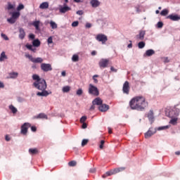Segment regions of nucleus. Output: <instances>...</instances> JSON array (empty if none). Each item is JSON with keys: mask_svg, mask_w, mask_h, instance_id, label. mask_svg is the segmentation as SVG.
<instances>
[{"mask_svg": "<svg viewBox=\"0 0 180 180\" xmlns=\"http://www.w3.org/2000/svg\"><path fill=\"white\" fill-rule=\"evenodd\" d=\"M32 79L35 81L33 83V86L39 91H42L41 92H38L37 94V96H49L51 95V91H47L46 89H47V83L44 79L40 78L39 75H33Z\"/></svg>", "mask_w": 180, "mask_h": 180, "instance_id": "obj_1", "label": "nucleus"}, {"mask_svg": "<svg viewBox=\"0 0 180 180\" xmlns=\"http://www.w3.org/2000/svg\"><path fill=\"white\" fill-rule=\"evenodd\" d=\"M148 106V101H146V97L143 96H137L131 99L129 101V107L132 110L143 111Z\"/></svg>", "mask_w": 180, "mask_h": 180, "instance_id": "obj_2", "label": "nucleus"}, {"mask_svg": "<svg viewBox=\"0 0 180 180\" xmlns=\"http://www.w3.org/2000/svg\"><path fill=\"white\" fill-rule=\"evenodd\" d=\"M124 169H126V167H118L113 169L105 172V174L102 176V178H107V176H110L111 175L119 174V172H122V171H124Z\"/></svg>", "mask_w": 180, "mask_h": 180, "instance_id": "obj_3", "label": "nucleus"}, {"mask_svg": "<svg viewBox=\"0 0 180 180\" xmlns=\"http://www.w3.org/2000/svg\"><path fill=\"white\" fill-rule=\"evenodd\" d=\"M89 94L90 95H94V96H99V90L98 89V87L90 84L89 85Z\"/></svg>", "mask_w": 180, "mask_h": 180, "instance_id": "obj_4", "label": "nucleus"}, {"mask_svg": "<svg viewBox=\"0 0 180 180\" xmlns=\"http://www.w3.org/2000/svg\"><path fill=\"white\" fill-rule=\"evenodd\" d=\"M97 41H101L102 44H105L108 41V37L103 34H98L96 37Z\"/></svg>", "mask_w": 180, "mask_h": 180, "instance_id": "obj_5", "label": "nucleus"}, {"mask_svg": "<svg viewBox=\"0 0 180 180\" xmlns=\"http://www.w3.org/2000/svg\"><path fill=\"white\" fill-rule=\"evenodd\" d=\"M25 57L27 58H29V60H30L32 63H39V64H41V63H43V58H33V56H32L30 54H26Z\"/></svg>", "mask_w": 180, "mask_h": 180, "instance_id": "obj_6", "label": "nucleus"}, {"mask_svg": "<svg viewBox=\"0 0 180 180\" xmlns=\"http://www.w3.org/2000/svg\"><path fill=\"white\" fill-rule=\"evenodd\" d=\"M41 70L44 72H49V71H53V68L49 63H41Z\"/></svg>", "mask_w": 180, "mask_h": 180, "instance_id": "obj_7", "label": "nucleus"}, {"mask_svg": "<svg viewBox=\"0 0 180 180\" xmlns=\"http://www.w3.org/2000/svg\"><path fill=\"white\" fill-rule=\"evenodd\" d=\"M29 127H31V125L30 123L25 122L21 126V134L26 135L27 134V130L29 129Z\"/></svg>", "mask_w": 180, "mask_h": 180, "instance_id": "obj_8", "label": "nucleus"}, {"mask_svg": "<svg viewBox=\"0 0 180 180\" xmlns=\"http://www.w3.org/2000/svg\"><path fill=\"white\" fill-rule=\"evenodd\" d=\"M122 92H123V94H125L126 95H129V94L130 92V84H129V82L126 81L124 83L123 87H122Z\"/></svg>", "mask_w": 180, "mask_h": 180, "instance_id": "obj_9", "label": "nucleus"}, {"mask_svg": "<svg viewBox=\"0 0 180 180\" xmlns=\"http://www.w3.org/2000/svg\"><path fill=\"white\" fill-rule=\"evenodd\" d=\"M100 68H106L109 65V60L108 59L102 58L98 63Z\"/></svg>", "mask_w": 180, "mask_h": 180, "instance_id": "obj_10", "label": "nucleus"}, {"mask_svg": "<svg viewBox=\"0 0 180 180\" xmlns=\"http://www.w3.org/2000/svg\"><path fill=\"white\" fill-rule=\"evenodd\" d=\"M166 19H169L172 22H178L180 20V16L178 14H171L167 16Z\"/></svg>", "mask_w": 180, "mask_h": 180, "instance_id": "obj_11", "label": "nucleus"}, {"mask_svg": "<svg viewBox=\"0 0 180 180\" xmlns=\"http://www.w3.org/2000/svg\"><path fill=\"white\" fill-rule=\"evenodd\" d=\"M179 116V112H178V110L176 108L172 109L169 112V117H177Z\"/></svg>", "mask_w": 180, "mask_h": 180, "instance_id": "obj_12", "label": "nucleus"}, {"mask_svg": "<svg viewBox=\"0 0 180 180\" xmlns=\"http://www.w3.org/2000/svg\"><path fill=\"white\" fill-rule=\"evenodd\" d=\"M98 110L100 112H108V110H109V105L106 104H101L98 106Z\"/></svg>", "mask_w": 180, "mask_h": 180, "instance_id": "obj_13", "label": "nucleus"}, {"mask_svg": "<svg viewBox=\"0 0 180 180\" xmlns=\"http://www.w3.org/2000/svg\"><path fill=\"white\" fill-rule=\"evenodd\" d=\"M153 134H155V130H153V129H149V130L145 133V139H150L151 136H153Z\"/></svg>", "mask_w": 180, "mask_h": 180, "instance_id": "obj_14", "label": "nucleus"}, {"mask_svg": "<svg viewBox=\"0 0 180 180\" xmlns=\"http://www.w3.org/2000/svg\"><path fill=\"white\" fill-rule=\"evenodd\" d=\"M103 103V101H102V98L97 97L93 101L92 104L93 105H97L98 106H101Z\"/></svg>", "mask_w": 180, "mask_h": 180, "instance_id": "obj_15", "label": "nucleus"}, {"mask_svg": "<svg viewBox=\"0 0 180 180\" xmlns=\"http://www.w3.org/2000/svg\"><path fill=\"white\" fill-rule=\"evenodd\" d=\"M19 75V73L16 72H12L8 73V77H7L8 79H15L16 78H18V76Z\"/></svg>", "mask_w": 180, "mask_h": 180, "instance_id": "obj_16", "label": "nucleus"}, {"mask_svg": "<svg viewBox=\"0 0 180 180\" xmlns=\"http://www.w3.org/2000/svg\"><path fill=\"white\" fill-rule=\"evenodd\" d=\"M26 36V32H25V30L23 28H20L19 29V38L21 40H23Z\"/></svg>", "mask_w": 180, "mask_h": 180, "instance_id": "obj_17", "label": "nucleus"}, {"mask_svg": "<svg viewBox=\"0 0 180 180\" xmlns=\"http://www.w3.org/2000/svg\"><path fill=\"white\" fill-rule=\"evenodd\" d=\"M28 151L31 155H36L37 154H39V149H37V148H30Z\"/></svg>", "mask_w": 180, "mask_h": 180, "instance_id": "obj_18", "label": "nucleus"}, {"mask_svg": "<svg viewBox=\"0 0 180 180\" xmlns=\"http://www.w3.org/2000/svg\"><path fill=\"white\" fill-rule=\"evenodd\" d=\"M144 36H146V31H140L139 34L136 35V38L139 40H144Z\"/></svg>", "mask_w": 180, "mask_h": 180, "instance_id": "obj_19", "label": "nucleus"}, {"mask_svg": "<svg viewBox=\"0 0 180 180\" xmlns=\"http://www.w3.org/2000/svg\"><path fill=\"white\" fill-rule=\"evenodd\" d=\"M90 4L93 8H98L101 5V3L98 0H91Z\"/></svg>", "mask_w": 180, "mask_h": 180, "instance_id": "obj_20", "label": "nucleus"}, {"mask_svg": "<svg viewBox=\"0 0 180 180\" xmlns=\"http://www.w3.org/2000/svg\"><path fill=\"white\" fill-rule=\"evenodd\" d=\"M68 11H71V8H70L67 6H65L60 8V13H65V12H68Z\"/></svg>", "mask_w": 180, "mask_h": 180, "instance_id": "obj_21", "label": "nucleus"}, {"mask_svg": "<svg viewBox=\"0 0 180 180\" xmlns=\"http://www.w3.org/2000/svg\"><path fill=\"white\" fill-rule=\"evenodd\" d=\"M10 14L11 15V17L14 18L15 20L16 19H18V18H19V16H20V13L19 11L10 13Z\"/></svg>", "mask_w": 180, "mask_h": 180, "instance_id": "obj_22", "label": "nucleus"}, {"mask_svg": "<svg viewBox=\"0 0 180 180\" xmlns=\"http://www.w3.org/2000/svg\"><path fill=\"white\" fill-rule=\"evenodd\" d=\"M147 57H151V56L155 54V51L153 49H148L146 51V53H145Z\"/></svg>", "mask_w": 180, "mask_h": 180, "instance_id": "obj_23", "label": "nucleus"}, {"mask_svg": "<svg viewBox=\"0 0 180 180\" xmlns=\"http://www.w3.org/2000/svg\"><path fill=\"white\" fill-rule=\"evenodd\" d=\"M177 123H178V117H172L169 121V124H172L173 126L176 125Z\"/></svg>", "mask_w": 180, "mask_h": 180, "instance_id": "obj_24", "label": "nucleus"}, {"mask_svg": "<svg viewBox=\"0 0 180 180\" xmlns=\"http://www.w3.org/2000/svg\"><path fill=\"white\" fill-rule=\"evenodd\" d=\"M40 9H47L49 8V3L48 2H43L39 6Z\"/></svg>", "mask_w": 180, "mask_h": 180, "instance_id": "obj_25", "label": "nucleus"}, {"mask_svg": "<svg viewBox=\"0 0 180 180\" xmlns=\"http://www.w3.org/2000/svg\"><path fill=\"white\" fill-rule=\"evenodd\" d=\"M32 25L35 27L36 30H40V21H34Z\"/></svg>", "mask_w": 180, "mask_h": 180, "instance_id": "obj_26", "label": "nucleus"}, {"mask_svg": "<svg viewBox=\"0 0 180 180\" xmlns=\"http://www.w3.org/2000/svg\"><path fill=\"white\" fill-rule=\"evenodd\" d=\"M169 13V9H163L161 12H160V15L161 16H167V15H168Z\"/></svg>", "mask_w": 180, "mask_h": 180, "instance_id": "obj_27", "label": "nucleus"}, {"mask_svg": "<svg viewBox=\"0 0 180 180\" xmlns=\"http://www.w3.org/2000/svg\"><path fill=\"white\" fill-rule=\"evenodd\" d=\"M37 119H48L47 115L44 114V113H39L37 117Z\"/></svg>", "mask_w": 180, "mask_h": 180, "instance_id": "obj_28", "label": "nucleus"}, {"mask_svg": "<svg viewBox=\"0 0 180 180\" xmlns=\"http://www.w3.org/2000/svg\"><path fill=\"white\" fill-rule=\"evenodd\" d=\"M8 59V56H6V55L5 54V52H2L1 53V56H0V61L2 62L4 60H7Z\"/></svg>", "mask_w": 180, "mask_h": 180, "instance_id": "obj_29", "label": "nucleus"}, {"mask_svg": "<svg viewBox=\"0 0 180 180\" xmlns=\"http://www.w3.org/2000/svg\"><path fill=\"white\" fill-rule=\"evenodd\" d=\"M148 117L149 120H153L154 119V112L153 110H150L149 112L148 113Z\"/></svg>", "mask_w": 180, "mask_h": 180, "instance_id": "obj_30", "label": "nucleus"}, {"mask_svg": "<svg viewBox=\"0 0 180 180\" xmlns=\"http://www.w3.org/2000/svg\"><path fill=\"white\" fill-rule=\"evenodd\" d=\"M62 91L64 93L70 92V91H71V87L70 86H63Z\"/></svg>", "mask_w": 180, "mask_h": 180, "instance_id": "obj_31", "label": "nucleus"}, {"mask_svg": "<svg viewBox=\"0 0 180 180\" xmlns=\"http://www.w3.org/2000/svg\"><path fill=\"white\" fill-rule=\"evenodd\" d=\"M32 44L34 47H39V46H40V41L39 39H34L32 41Z\"/></svg>", "mask_w": 180, "mask_h": 180, "instance_id": "obj_32", "label": "nucleus"}, {"mask_svg": "<svg viewBox=\"0 0 180 180\" xmlns=\"http://www.w3.org/2000/svg\"><path fill=\"white\" fill-rule=\"evenodd\" d=\"M9 109L11 110L12 113H17L18 109L13 106V105H9Z\"/></svg>", "mask_w": 180, "mask_h": 180, "instance_id": "obj_33", "label": "nucleus"}, {"mask_svg": "<svg viewBox=\"0 0 180 180\" xmlns=\"http://www.w3.org/2000/svg\"><path fill=\"white\" fill-rule=\"evenodd\" d=\"M72 61H73L74 63H77V61H79V56H78V55H73L72 57Z\"/></svg>", "mask_w": 180, "mask_h": 180, "instance_id": "obj_34", "label": "nucleus"}, {"mask_svg": "<svg viewBox=\"0 0 180 180\" xmlns=\"http://www.w3.org/2000/svg\"><path fill=\"white\" fill-rule=\"evenodd\" d=\"M51 29H57L58 25L57 23H56L54 21H51L50 22Z\"/></svg>", "mask_w": 180, "mask_h": 180, "instance_id": "obj_35", "label": "nucleus"}, {"mask_svg": "<svg viewBox=\"0 0 180 180\" xmlns=\"http://www.w3.org/2000/svg\"><path fill=\"white\" fill-rule=\"evenodd\" d=\"M138 47L139 49H144L146 47V42L144 41H141L138 44Z\"/></svg>", "mask_w": 180, "mask_h": 180, "instance_id": "obj_36", "label": "nucleus"}, {"mask_svg": "<svg viewBox=\"0 0 180 180\" xmlns=\"http://www.w3.org/2000/svg\"><path fill=\"white\" fill-rule=\"evenodd\" d=\"M7 22H8V23H11V25H13V23L16 22V20L11 17L7 19Z\"/></svg>", "mask_w": 180, "mask_h": 180, "instance_id": "obj_37", "label": "nucleus"}, {"mask_svg": "<svg viewBox=\"0 0 180 180\" xmlns=\"http://www.w3.org/2000/svg\"><path fill=\"white\" fill-rule=\"evenodd\" d=\"M69 167H75L77 165V161L75 160H72L68 162Z\"/></svg>", "mask_w": 180, "mask_h": 180, "instance_id": "obj_38", "label": "nucleus"}, {"mask_svg": "<svg viewBox=\"0 0 180 180\" xmlns=\"http://www.w3.org/2000/svg\"><path fill=\"white\" fill-rule=\"evenodd\" d=\"M89 140L88 139H83L82 141V147H85L89 143Z\"/></svg>", "mask_w": 180, "mask_h": 180, "instance_id": "obj_39", "label": "nucleus"}, {"mask_svg": "<svg viewBox=\"0 0 180 180\" xmlns=\"http://www.w3.org/2000/svg\"><path fill=\"white\" fill-rule=\"evenodd\" d=\"M25 47L28 49V50H30L31 51H34V49H33V46L29 44H27L25 45Z\"/></svg>", "mask_w": 180, "mask_h": 180, "instance_id": "obj_40", "label": "nucleus"}, {"mask_svg": "<svg viewBox=\"0 0 180 180\" xmlns=\"http://www.w3.org/2000/svg\"><path fill=\"white\" fill-rule=\"evenodd\" d=\"M15 6L12 5L10 2L8 3L7 9L8 11H11V9H14Z\"/></svg>", "mask_w": 180, "mask_h": 180, "instance_id": "obj_41", "label": "nucleus"}, {"mask_svg": "<svg viewBox=\"0 0 180 180\" xmlns=\"http://www.w3.org/2000/svg\"><path fill=\"white\" fill-rule=\"evenodd\" d=\"M77 95H78V96H81V95H82V94H84V91H82V89H79L77 92H76Z\"/></svg>", "mask_w": 180, "mask_h": 180, "instance_id": "obj_42", "label": "nucleus"}, {"mask_svg": "<svg viewBox=\"0 0 180 180\" xmlns=\"http://www.w3.org/2000/svg\"><path fill=\"white\" fill-rule=\"evenodd\" d=\"M22 9H25V6L22 4H19L18 8H17V11H22Z\"/></svg>", "mask_w": 180, "mask_h": 180, "instance_id": "obj_43", "label": "nucleus"}, {"mask_svg": "<svg viewBox=\"0 0 180 180\" xmlns=\"http://www.w3.org/2000/svg\"><path fill=\"white\" fill-rule=\"evenodd\" d=\"M86 122V116H82L80 118V123H85Z\"/></svg>", "mask_w": 180, "mask_h": 180, "instance_id": "obj_44", "label": "nucleus"}, {"mask_svg": "<svg viewBox=\"0 0 180 180\" xmlns=\"http://www.w3.org/2000/svg\"><path fill=\"white\" fill-rule=\"evenodd\" d=\"M98 77H99V75H95L93 76V79H94V84H98V79H96V78H98Z\"/></svg>", "mask_w": 180, "mask_h": 180, "instance_id": "obj_45", "label": "nucleus"}, {"mask_svg": "<svg viewBox=\"0 0 180 180\" xmlns=\"http://www.w3.org/2000/svg\"><path fill=\"white\" fill-rule=\"evenodd\" d=\"M167 129H169V126L167 125V126H164V127H160L158 130H165Z\"/></svg>", "mask_w": 180, "mask_h": 180, "instance_id": "obj_46", "label": "nucleus"}, {"mask_svg": "<svg viewBox=\"0 0 180 180\" xmlns=\"http://www.w3.org/2000/svg\"><path fill=\"white\" fill-rule=\"evenodd\" d=\"M78 25H79V22H78V21H74L72 23V27H77V26H78Z\"/></svg>", "mask_w": 180, "mask_h": 180, "instance_id": "obj_47", "label": "nucleus"}, {"mask_svg": "<svg viewBox=\"0 0 180 180\" xmlns=\"http://www.w3.org/2000/svg\"><path fill=\"white\" fill-rule=\"evenodd\" d=\"M157 26L159 29H161L162 28V26H164V23L162 22H158Z\"/></svg>", "mask_w": 180, "mask_h": 180, "instance_id": "obj_48", "label": "nucleus"}, {"mask_svg": "<svg viewBox=\"0 0 180 180\" xmlns=\"http://www.w3.org/2000/svg\"><path fill=\"white\" fill-rule=\"evenodd\" d=\"M47 41H48V44H51L53 43V37H49L48 38Z\"/></svg>", "mask_w": 180, "mask_h": 180, "instance_id": "obj_49", "label": "nucleus"}, {"mask_svg": "<svg viewBox=\"0 0 180 180\" xmlns=\"http://www.w3.org/2000/svg\"><path fill=\"white\" fill-rule=\"evenodd\" d=\"M1 37H3V39H4V40H9V38L8 37V36H6V34L1 33Z\"/></svg>", "mask_w": 180, "mask_h": 180, "instance_id": "obj_50", "label": "nucleus"}, {"mask_svg": "<svg viewBox=\"0 0 180 180\" xmlns=\"http://www.w3.org/2000/svg\"><path fill=\"white\" fill-rule=\"evenodd\" d=\"M103 144H105V141L103 140L101 141V144L99 146L101 150L103 149Z\"/></svg>", "mask_w": 180, "mask_h": 180, "instance_id": "obj_51", "label": "nucleus"}, {"mask_svg": "<svg viewBox=\"0 0 180 180\" xmlns=\"http://www.w3.org/2000/svg\"><path fill=\"white\" fill-rule=\"evenodd\" d=\"M110 71H112V72H117V69L115 68L113 66H111Z\"/></svg>", "mask_w": 180, "mask_h": 180, "instance_id": "obj_52", "label": "nucleus"}, {"mask_svg": "<svg viewBox=\"0 0 180 180\" xmlns=\"http://www.w3.org/2000/svg\"><path fill=\"white\" fill-rule=\"evenodd\" d=\"M89 172L91 174H95V172H96V169L95 168L90 169Z\"/></svg>", "mask_w": 180, "mask_h": 180, "instance_id": "obj_53", "label": "nucleus"}, {"mask_svg": "<svg viewBox=\"0 0 180 180\" xmlns=\"http://www.w3.org/2000/svg\"><path fill=\"white\" fill-rule=\"evenodd\" d=\"M86 27H87V29H89L90 27H92V25L89 22H87L86 24Z\"/></svg>", "mask_w": 180, "mask_h": 180, "instance_id": "obj_54", "label": "nucleus"}, {"mask_svg": "<svg viewBox=\"0 0 180 180\" xmlns=\"http://www.w3.org/2000/svg\"><path fill=\"white\" fill-rule=\"evenodd\" d=\"M6 141H11V137H9V135H6Z\"/></svg>", "mask_w": 180, "mask_h": 180, "instance_id": "obj_55", "label": "nucleus"}, {"mask_svg": "<svg viewBox=\"0 0 180 180\" xmlns=\"http://www.w3.org/2000/svg\"><path fill=\"white\" fill-rule=\"evenodd\" d=\"M77 15H84V11H77Z\"/></svg>", "mask_w": 180, "mask_h": 180, "instance_id": "obj_56", "label": "nucleus"}, {"mask_svg": "<svg viewBox=\"0 0 180 180\" xmlns=\"http://www.w3.org/2000/svg\"><path fill=\"white\" fill-rule=\"evenodd\" d=\"M82 127V129H86V127H88V125H86V123L83 122Z\"/></svg>", "mask_w": 180, "mask_h": 180, "instance_id": "obj_57", "label": "nucleus"}, {"mask_svg": "<svg viewBox=\"0 0 180 180\" xmlns=\"http://www.w3.org/2000/svg\"><path fill=\"white\" fill-rule=\"evenodd\" d=\"M130 44H128L127 47L128 49H131L133 47V44H131V41H129Z\"/></svg>", "mask_w": 180, "mask_h": 180, "instance_id": "obj_58", "label": "nucleus"}, {"mask_svg": "<svg viewBox=\"0 0 180 180\" xmlns=\"http://www.w3.org/2000/svg\"><path fill=\"white\" fill-rule=\"evenodd\" d=\"M32 131H36L37 130V128L36 127H31Z\"/></svg>", "mask_w": 180, "mask_h": 180, "instance_id": "obj_59", "label": "nucleus"}, {"mask_svg": "<svg viewBox=\"0 0 180 180\" xmlns=\"http://www.w3.org/2000/svg\"><path fill=\"white\" fill-rule=\"evenodd\" d=\"M29 37H30V39H32V40H34V34H30Z\"/></svg>", "mask_w": 180, "mask_h": 180, "instance_id": "obj_60", "label": "nucleus"}, {"mask_svg": "<svg viewBox=\"0 0 180 180\" xmlns=\"http://www.w3.org/2000/svg\"><path fill=\"white\" fill-rule=\"evenodd\" d=\"M90 110H95V105L93 104V105L91 106Z\"/></svg>", "mask_w": 180, "mask_h": 180, "instance_id": "obj_61", "label": "nucleus"}, {"mask_svg": "<svg viewBox=\"0 0 180 180\" xmlns=\"http://www.w3.org/2000/svg\"><path fill=\"white\" fill-rule=\"evenodd\" d=\"M91 56H96V51H93L91 52Z\"/></svg>", "mask_w": 180, "mask_h": 180, "instance_id": "obj_62", "label": "nucleus"}, {"mask_svg": "<svg viewBox=\"0 0 180 180\" xmlns=\"http://www.w3.org/2000/svg\"><path fill=\"white\" fill-rule=\"evenodd\" d=\"M5 85H4V83L0 82V88H4Z\"/></svg>", "mask_w": 180, "mask_h": 180, "instance_id": "obj_63", "label": "nucleus"}, {"mask_svg": "<svg viewBox=\"0 0 180 180\" xmlns=\"http://www.w3.org/2000/svg\"><path fill=\"white\" fill-rule=\"evenodd\" d=\"M176 155H180V150L175 152Z\"/></svg>", "mask_w": 180, "mask_h": 180, "instance_id": "obj_64", "label": "nucleus"}]
</instances>
